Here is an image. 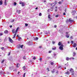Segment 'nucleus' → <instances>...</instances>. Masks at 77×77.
I'll list each match as a JSON object with an SVG mask.
<instances>
[{"label":"nucleus","instance_id":"f257e3e1","mask_svg":"<svg viewBox=\"0 0 77 77\" xmlns=\"http://www.w3.org/2000/svg\"><path fill=\"white\" fill-rule=\"evenodd\" d=\"M19 29V27H17V29H16V30L15 31V33L14 34V37H13V38H15V36L16 35H17V33L18 32V29Z\"/></svg>","mask_w":77,"mask_h":77},{"label":"nucleus","instance_id":"f03ea898","mask_svg":"<svg viewBox=\"0 0 77 77\" xmlns=\"http://www.w3.org/2000/svg\"><path fill=\"white\" fill-rule=\"evenodd\" d=\"M63 45H61L59 47L60 50H63Z\"/></svg>","mask_w":77,"mask_h":77},{"label":"nucleus","instance_id":"7ed1b4c3","mask_svg":"<svg viewBox=\"0 0 77 77\" xmlns=\"http://www.w3.org/2000/svg\"><path fill=\"white\" fill-rule=\"evenodd\" d=\"M18 48H23V45H19L17 46Z\"/></svg>","mask_w":77,"mask_h":77},{"label":"nucleus","instance_id":"20e7f679","mask_svg":"<svg viewBox=\"0 0 77 77\" xmlns=\"http://www.w3.org/2000/svg\"><path fill=\"white\" fill-rule=\"evenodd\" d=\"M76 13V11H75V10L73 11L72 12V15H74V14H75Z\"/></svg>","mask_w":77,"mask_h":77},{"label":"nucleus","instance_id":"39448f33","mask_svg":"<svg viewBox=\"0 0 77 77\" xmlns=\"http://www.w3.org/2000/svg\"><path fill=\"white\" fill-rule=\"evenodd\" d=\"M69 71L71 72H74V69L72 68H71L69 69Z\"/></svg>","mask_w":77,"mask_h":77},{"label":"nucleus","instance_id":"423d86ee","mask_svg":"<svg viewBox=\"0 0 77 77\" xmlns=\"http://www.w3.org/2000/svg\"><path fill=\"white\" fill-rule=\"evenodd\" d=\"M69 22H73L74 20H72V18H70L69 20Z\"/></svg>","mask_w":77,"mask_h":77},{"label":"nucleus","instance_id":"0eeeda50","mask_svg":"<svg viewBox=\"0 0 77 77\" xmlns=\"http://www.w3.org/2000/svg\"><path fill=\"white\" fill-rule=\"evenodd\" d=\"M9 41L10 42H11V43H13V40H12V39L10 38V37L9 38Z\"/></svg>","mask_w":77,"mask_h":77},{"label":"nucleus","instance_id":"6e6552de","mask_svg":"<svg viewBox=\"0 0 77 77\" xmlns=\"http://www.w3.org/2000/svg\"><path fill=\"white\" fill-rule=\"evenodd\" d=\"M12 31L13 34H14V33H15V29H12Z\"/></svg>","mask_w":77,"mask_h":77},{"label":"nucleus","instance_id":"1a4fd4ad","mask_svg":"<svg viewBox=\"0 0 77 77\" xmlns=\"http://www.w3.org/2000/svg\"><path fill=\"white\" fill-rule=\"evenodd\" d=\"M3 5V1L2 0L0 1V5Z\"/></svg>","mask_w":77,"mask_h":77},{"label":"nucleus","instance_id":"9d476101","mask_svg":"<svg viewBox=\"0 0 77 77\" xmlns=\"http://www.w3.org/2000/svg\"><path fill=\"white\" fill-rule=\"evenodd\" d=\"M17 12L19 14H20L21 12V10H17Z\"/></svg>","mask_w":77,"mask_h":77},{"label":"nucleus","instance_id":"9b49d317","mask_svg":"<svg viewBox=\"0 0 77 77\" xmlns=\"http://www.w3.org/2000/svg\"><path fill=\"white\" fill-rule=\"evenodd\" d=\"M4 32L5 33V34H7V33H8V30H5Z\"/></svg>","mask_w":77,"mask_h":77},{"label":"nucleus","instance_id":"f8f14e48","mask_svg":"<svg viewBox=\"0 0 77 77\" xmlns=\"http://www.w3.org/2000/svg\"><path fill=\"white\" fill-rule=\"evenodd\" d=\"M51 5L52 6H55V4H54V3H52Z\"/></svg>","mask_w":77,"mask_h":77},{"label":"nucleus","instance_id":"ddd939ff","mask_svg":"<svg viewBox=\"0 0 77 77\" xmlns=\"http://www.w3.org/2000/svg\"><path fill=\"white\" fill-rule=\"evenodd\" d=\"M50 17H51V15H48V18L50 19V20H51L52 19H51V18H50Z\"/></svg>","mask_w":77,"mask_h":77},{"label":"nucleus","instance_id":"4468645a","mask_svg":"<svg viewBox=\"0 0 77 77\" xmlns=\"http://www.w3.org/2000/svg\"><path fill=\"white\" fill-rule=\"evenodd\" d=\"M76 43H74L73 45V47L75 48L76 47Z\"/></svg>","mask_w":77,"mask_h":77},{"label":"nucleus","instance_id":"2eb2a0df","mask_svg":"<svg viewBox=\"0 0 77 77\" xmlns=\"http://www.w3.org/2000/svg\"><path fill=\"white\" fill-rule=\"evenodd\" d=\"M25 5H26V3H25L23 2L22 5V6H24Z\"/></svg>","mask_w":77,"mask_h":77},{"label":"nucleus","instance_id":"dca6fc26","mask_svg":"<svg viewBox=\"0 0 77 77\" xmlns=\"http://www.w3.org/2000/svg\"><path fill=\"white\" fill-rule=\"evenodd\" d=\"M20 65V64L18 63L16 65V66L17 68H18V66H19Z\"/></svg>","mask_w":77,"mask_h":77},{"label":"nucleus","instance_id":"f3484780","mask_svg":"<svg viewBox=\"0 0 77 77\" xmlns=\"http://www.w3.org/2000/svg\"><path fill=\"white\" fill-rule=\"evenodd\" d=\"M54 72H55V70H54V69H53L51 70V72H52V73H54Z\"/></svg>","mask_w":77,"mask_h":77},{"label":"nucleus","instance_id":"a211bd4d","mask_svg":"<svg viewBox=\"0 0 77 77\" xmlns=\"http://www.w3.org/2000/svg\"><path fill=\"white\" fill-rule=\"evenodd\" d=\"M34 40L35 41L36 40H38V37H35L34 38Z\"/></svg>","mask_w":77,"mask_h":77},{"label":"nucleus","instance_id":"6ab92c4d","mask_svg":"<svg viewBox=\"0 0 77 77\" xmlns=\"http://www.w3.org/2000/svg\"><path fill=\"white\" fill-rule=\"evenodd\" d=\"M18 40H19V41H21V40H22L21 38L19 37L18 38Z\"/></svg>","mask_w":77,"mask_h":77},{"label":"nucleus","instance_id":"aec40b11","mask_svg":"<svg viewBox=\"0 0 77 77\" xmlns=\"http://www.w3.org/2000/svg\"><path fill=\"white\" fill-rule=\"evenodd\" d=\"M56 47H53V48H52V50H56Z\"/></svg>","mask_w":77,"mask_h":77},{"label":"nucleus","instance_id":"412c9836","mask_svg":"<svg viewBox=\"0 0 77 77\" xmlns=\"http://www.w3.org/2000/svg\"><path fill=\"white\" fill-rule=\"evenodd\" d=\"M58 45H62V44H61V42H59L58 44Z\"/></svg>","mask_w":77,"mask_h":77},{"label":"nucleus","instance_id":"4be33fe9","mask_svg":"<svg viewBox=\"0 0 77 77\" xmlns=\"http://www.w3.org/2000/svg\"><path fill=\"white\" fill-rule=\"evenodd\" d=\"M23 70H26V66H24L23 67Z\"/></svg>","mask_w":77,"mask_h":77},{"label":"nucleus","instance_id":"5701e85b","mask_svg":"<svg viewBox=\"0 0 77 77\" xmlns=\"http://www.w3.org/2000/svg\"><path fill=\"white\" fill-rule=\"evenodd\" d=\"M65 74H69V71H67V72H66L65 73Z\"/></svg>","mask_w":77,"mask_h":77},{"label":"nucleus","instance_id":"b1692460","mask_svg":"<svg viewBox=\"0 0 77 77\" xmlns=\"http://www.w3.org/2000/svg\"><path fill=\"white\" fill-rule=\"evenodd\" d=\"M76 54H75V53L73 52V57H74V56H75Z\"/></svg>","mask_w":77,"mask_h":77},{"label":"nucleus","instance_id":"393cba45","mask_svg":"<svg viewBox=\"0 0 77 77\" xmlns=\"http://www.w3.org/2000/svg\"><path fill=\"white\" fill-rule=\"evenodd\" d=\"M5 5H7V4L6 3V0H5Z\"/></svg>","mask_w":77,"mask_h":77},{"label":"nucleus","instance_id":"a878e982","mask_svg":"<svg viewBox=\"0 0 77 77\" xmlns=\"http://www.w3.org/2000/svg\"><path fill=\"white\" fill-rule=\"evenodd\" d=\"M13 68H14V67H9L10 69H13Z\"/></svg>","mask_w":77,"mask_h":77},{"label":"nucleus","instance_id":"bb28decb","mask_svg":"<svg viewBox=\"0 0 77 77\" xmlns=\"http://www.w3.org/2000/svg\"><path fill=\"white\" fill-rule=\"evenodd\" d=\"M69 58L68 57H66V60H69Z\"/></svg>","mask_w":77,"mask_h":77},{"label":"nucleus","instance_id":"cd10ccee","mask_svg":"<svg viewBox=\"0 0 77 77\" xmlns=\"http://www.w3.org/2000/svg\"><path fill=\"white\" fill-rule=\"evenodd\" d=\"M66 38H69V35L68 34L66 35Z\"/></svg>","mask_w":77,"mask_h":77},{"label":"nucleus","instance_id":"c85d7f7f","mask_svg":"<svg viewBox=\"0 0 77 77\" xmlns=\"http://www.w3.org/2000/svg\"><path fill=\"white\" fill-rule=\"evenodd\" d=\"M14 6L17 5V3H16L15 2H14Z\"/></svg>","mask_w":77,"mask_h":77},{"label":"nucleus","instance_id":"c756f323","mask_svg":"<svg viewBox=\"0 0 77 77\" xmlns=\"http://www.w3.org/2000/svg\"><path fill=\"white\" fill-rule=\"evenodd\" d=\"M14 21V20H11V23H13V22Z\"/></svg>","mask_w":77,"mask_h":77},{"label":"nucleus","instance_id":"7c9ffc66","mask_svg":"<svg viewBox=\"0 0 77 77\" xmlns=\"http://www.w3.org/2000/svg\"><path fill=\"white\" fill-rule=\"evenodd\" d=\"M3 35V33H0V36H2Z\"/></svg>","mask_w":77,"mask_h":77},{"label":"nucleus","instance_id":"2f4dec72","mask_svg":"<svg viewBox=\"0 0 77 77\" xmlns=\"http://www.w3.org/2000/svg\"><path fill=\"white\" fill-rule=\"evenodd\" d=\"M71 44H74V41H71Z\"/></svg>","mask_w":77,"mask_h":77},{"label":"nucleus","instance_id":"473e14b6","mask_svg":"<svg viewBox=\"0 0 77 77\" xmlns=\"http://www.w3.org/2000/svg\"><path fill=\"white\" fill-rule=\"evenodd\" d=\"M51 65H53V64H54V63H53V62H51Z\"/></svg>","mask_w":77,"mask_h":77},{"label":"nucleus","instance_id":"72a5a7b5","mask_svg":"<svg viewBox=\"0 0 77 77\" xmlns=\"http://www.w3.org/2000/svg\"><path fill=\"white\" fill-rule=\"evenodd\" d=\"M40 61H42V58H40V59H39Z\"/></svg>","mask_w":77,"mask_h":77},{"label":"nucleus","instance_id":"f704fd0d","mask_svg":"<svg viewBox=\"0 0 77 77\" xmlns=\"http://www.w3.org/2000/svg\"><path fill=\"white\" fill-rule=\"evenodd\" d=\"M5 62V60H2V61L1 62L2 63H3V62Z\"/></svg>","mask_w":77,"mask_h":77},{"label":"nucleus","instance_id":"c9c22d12","mask_svg":"<svg viewBox=\"0 0 77 77\" xmlns=\"http://www.w3.org/2000/svg\"><path fill=\"white\" fill-rule=\"evenodd\" d=\"M33 59H34V60H35V59H36V57H34L33 58Z\"/></svg>","mask_w":77,"mask_h":77},{"label":"nucleus","instance_id":"e433bc0d","mask_svg":"<svg viewBox=\"0 0 77 77\" xmlns=\"http://www.w3.org/2000/svg\"><path fill=\"white\" fill-rule=\"evenodd\" d=\"M23 59H26V57H24Z\"/></svg>","mask_w":77,"mask_h":77},{"label":"nucleus","instance_id":"4c0bfd02","mask_svg":"<svg viewBox=\"0 0 77 77\" xmlns=\"http://www.w3.org/2000/svg\"><path fill=\"white\" fill-rule=\"evenodd\" d=\"M55 12H56L57 11V8H56L55 10Z\"/></svg>","mask_w":77,"mask_h":77},{"label":"nucleus","instance_id":"58836bf2","mask_svg":"<svg viewBox=\"0 0 77 77\" xmlns=\"http://www.w3.org/2000/svg\"><path fill=\"white\" fill-rule=\"evenodd\" d=\"M42 15V14L41 13H40L39 14V16H41Z\"/></svg>","mask_w":77,"mask_h":77},{"label":"nucleus","instance_id":"ea45409f","mask_svg":"<svg viewBox=\"0 0 77 77\" xmlns=\"http://www.w3.org/2000/svg\"><path fill=\"white\" fill-rule=\"evenodd\" d=\"M57 27V26H56V25H55L54 26V27H55V28H56V27Z\"/></svg>","mask_w":77,"mask_h":77},{"label":"nucleus","instance_id":"a19ab883","mask_svg":"<svg viewBox=\"0 0 77 77\" xmlns=\"http://www.w3.org/2000/svg\"><path fill=\"white\" fill-rule=\"evenodd\" d=\"M54 56H55L56 55V54H55V53H54Z\"/></svg>","mask_w":77,"mask_h":77},{"label":"nucleus","instance_id":"79ce46f5","mask_svg":"<svg viewBox=\"0 0 77 77\" xmlns=\"http://www.w3.org/2000/svg\"><path fill=\"white\" fill-rule=\"evenodd\" d=\"M59 4H61L62 3V2H59L58 3Z\"/></svg>","mask_w":77,"mask_h":77},{"label":"nucleus","instance_id":"37998d69","mask_svg":"<svg viewBox=\"0 0 77 77\" xmlns=\"http://www.w3.org/2000/svg\"><path fill=\"white\" fill-rule=\"evenodd\" d=\"M56 17H59V15H56L55 16Z\"/></svg>","mask_w":77,"mask_h":77},{"label":"nucleus","instance_id":"c03bdc74","mask_svg":"<svg viewBox=\"0 0 77 77\" xmlns=\"http://www.w3.org/2000/svg\"><path fill=\"white\" fill-rule=\"evenodd\" d=\"M25 75H26V73H24L23 74V76L25 77Z\"/></svg>","mask_w":77,"mask_h":77},{"label":"nucleus","instance_id":"a18cd8bd","mask_svg":"<svg viewBox=\"0 0 77 77\" xmlns=\"http://www.w3.org/2000/svg\"><path fill=\"white\" fill-rule=\"evenodd\" d=\"M52 43L53 44H54L55 43V42L53 41V42H52Z\"/></svg>","mask_w":77,"mask_h":77},{"label":"nucleus","instance_id":"49530a36","mask_svg":"<svg viewBox=\"0 0 77 77\" xmlns=\"http://www.w3.org/2000/svg\"><path fill=\"white\" fill-rule=\"evenodd\" d=\"M1 49L2 50H3L4 49V47H2L1 48Z\"/></svg>","mask_w":77,"mask_h":77},{"label":"nucleus","instance_id":"de8ad7c7","mask_svg":"<svg viewBox=\"0 0 77 77\" xmlns=\"http://www.w3.org/2000/svg\"><path fill=\"white\" fill-rule=\"evenodd\" d=\"M25 26H28V24H27V23H25Z\"/></svg>","mask_w":77,"mask_h":77},{"label":"nucleus","instance_id":"09e8293b","mask_svg":"<svg viewBox=\"0 0 77 77\" xmlns=\"http://www.w3.org/2000/svg\"><path fill=\"white\" fill-rule=\"evenodd\" d=\"M50 58V57H47V59H49Z\"/></svg>","mask_w":77,"mask_h":77},{"label":"nucleus","instance_id":"8fccbe9b","mask_svg":"<svg viewBox=\"0 0 77 77\" xmlns=\"http://www.w3.org/2000/svg\"><path fill=\"white\" fill-rule=\"evenodd\" d=\"M47 70H48V71H50V70H49V68H47Z\"/></svg>","mask_w":77,"mask_h":77},{"label":"nucleus","instance_id":"3c124183","mask_svg":"<svg viewBox=\"0 0 77 77\" xmlns=\"http://www.w3.org/2000/svg\"><path fill=\"white\" fill-rule=\"evenodd\" d=\"M64 11L65 12H66V9H65V10H64Z\"/></svg>","mask_w":77,"mask_h":77},{"label":"nucleus","instance_id":"603ef678","mask_svg":"<svg viewBox=\"0 0 77 77\" xmlns=\"http://www.w3.org/2000/svg\"><path fill=\"white\" fill-rule=\"evenodd\" d=\"M11 54V53H9L8 54V56H10Z\"/></svg>","mask_w":77,"mask_h":77},{"label":"nucleus","instance_id":"864d4df0","mask_svg":"<svg viewBox=\"0 0 77 77\" xmlns=\"http://www.w3.org/2000/svg\"><path fill=\"white\" fill-rule=\"evenodd\" d=\"M71 58L73 60L74 59V57H71Z\"/></svg>","mask_w":77,"mask_h":77},{"label":"nucleus","instance_id":"5fc2aeb1","mask_svg":"<svg viewBox=\"0 0 77 77\" xmlns=\"http://www.w3.org/2000/svg\"><path fill=\"white\" fill-rule=\"evenodd\" d=\"M12 27V25L10 26V28H11Z\"/></svg>","mask_w":77,"mask_h":77},{"label":"nucleus","instance_id":"6e6d98bb","mask_svg":"<svg viewBox=\"0 0 77 77\" xmlns=\"http://www.w3.org/2000/svg\"><path fill=\"white\" fill-rule=\"evenodd\" d=\"M66 15V14H65V13H63V15Z\"/></svg>","mask_w":77,"mask_h":77},{"label":"nucleus","instance_id":"4d7b16f0","mask_svg":"<svg viewBox=\"0 0 77 77\" xmlns=\"http://www.w3.org/2000/svg\"><path fill=\"white\" fill-rule=\"evenodd\" d=\"M19 3L20 4V5H21V4H22V2H20Z\"/></svg>","mask_w":77,"mask_h":77},{"label":"nucleus","instance_id":"13d9d810","mask_svg":"<svg viewBox=\"0 0 77 77\" xmlns=\"http://www.w3.org/2000/svg\"><path fill=\"white\" fill-rule=\"evenodd\" d=\"M2 39H1V38L0 39V42H2Z\"/></svg>","mask_w":77,"mask_h":77},{"label":"nucleus","instance_id":"bf43d9fd","mask_svg":"<svg viewBox=\"0 0 77 77\" xmlns=\"http://www.w3.org/2000/svg\"><path fill=\"white\" fill-rule=\"evenodd\" d=\"M17 35V37H19V38L20 37V36H18V35Z\"/></svg>","mask_w":77,"mask_h":77},{"label":"nucleus","instance_id":"052dcab7","mask_svg":"<svg viewBox=\"0 0 77 77\" xmlns=\"http://www.w3.org/2000/svg\"><path fill=\"white\" fill-rule=\"evenodd\" d=\"M51 51H49V53H51Z\"/></svg>","mask_w":77,"mask_h":77},{"label":"nucleus","instance_id":"680f3d73","mask_svg":"<svg viewBox=\"0 0 77 77\" xmlns=\"http://www.w3.org/2000/svg\"><path fill=\"white\" fill-rule=\"evenodd\" d=\"M70 39H72V36H71L70 37Z\"/></svg>","mask_w":77,"mask_h":77},{"label":"nucleus","instance_id":"e2e57ef3","mask_svg":"<svg viewBox=\"0 0 77 77\" xmlns=\"http://www.w3.org/2000/svg\"><path fill=\"white\" fill-rule=\"evenodd\" d=\"M68 44H69V43H70L69 41H68Z\"/></svg>","mask_w":77,"mask_h":77},{"label":"nucleus","instance_id":"0e129e2a","mask_svg":"<svg viewBox=\"0 0 77 77\" xmlns=\"http://www.w3.org/2000/svg\"><path fill=\"white\" fill-rule=\"evenodd\" d=\"M39 48H42V46H39Z\"/></svg>","mask_w":77,"mask_h":77},{"label":"nucleus","instance_id":"69168bd1","mask_svg":"<svg viewBox=\"0 0 77 77\" xmlns=\"http://www.w3.org/2000/svg\"><path fill=\"white\" fill-rule=\"evenodd\" d=\"M17 74H20V72H18Z\"/></svg>","mask_w":77,"mask_h":77},{"label":"nucleus","instance_id":"338daca9","mask_svg":"<svg viewBox=\"0 0 77 77\" xmlns=\"http://www.w3.org/2000/svg\"><path fill=\"white\" fill-rule=\"evenodd\" d=\"M35 9H36V10L38 9V8H35Z\"/></svg>","mask_w":77,"mask_h":77},{"label":"nucleus","instance_id":"774afa93","mask_svg":"<svg viewBox=\"0 0 77 77\" xmlns=\"http://www.w3.org/2000/svg\"><path fill=\"white\" fill-rule=\"evenodd\" d=\"M76 50H77V47L76 48Z\"/></svg>","mask_w":77,"mask_h":77}]
</instances>
